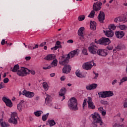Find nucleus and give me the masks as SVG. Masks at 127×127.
I'll return each instance as SVG.
<instances>
[{"instance_id": "24", "label": "nucleus", "mask_w": 127, "mask_h": 127, "mask_svg": "<svg viewBox=\"0 0 127 127\" xmlns=\"http://www.w3.org/2000/svg\"><path fill=\"white\" fill-rule=\"evenodd\" d=\"M119 21L120 22H127V16L123 15V16H119Z\"/></svg>"}, {"instance_id": "63", "label": "nucleus", "mask_w": 127, "mask_h": 127, "mask_svg": "<svg viewBox=\"0 0 127 127\" xmlns=\"http://www.w3.org/2000/svg\"><path fill=\"white\" fill-rule=\"evenodd\" d=\"M59 96H61V97H63V96H65V93H60V92Z\"/></svg>"}, {"instance_id": "47", "label": "nucleus", "mask_w": 127, "mask_h": 127, "mask_svg": "<svg viewBox=\"0 0 127 127\" xmlns=\"http://www.w3.org/2000/svg\"><path fill=\"white\" fill-rule=\"evenodd\" d=\"M4 83L2 82H0V89H2V88H4Z\"/></svg>"}, {"instance_id": "23", "label": "nucleus", "mask_w": 127, "mask_h": 127, "mask_svg": "<svg viewBox=\"0 0 127 127\" xmlns=\"http://www.w3.org/2000/svg\"><path fill=\"white\" fill-rule=\"evenodd\" d=\"M0 126H1V127H9L8 124L5 122H3V119H1L0 120Z\"/></svg>"}, {"instance_id": "62", "label": "nucleus", "mask_w": 127, "mask_h": 127, "mask_svg": "<svg viewBox=\"0 0 127 127\" xmlns=\"http://www.w3.org/2000/svg\"><path fill=\"white\" fill-rule=\"evenodd\" d=\"M67 43H73L74 42V41L73 40H69L67 41Z\"/></svg>"}, {"instance_id": "13", "label": "nucleus", "mask_w": 127, "mask_h": 127, "mask_svg": "<svg viewBox=\"0 0 127 127\" xmlns=\"http://www.w3.org/2000/svg\"><path fill=\"white\" fill-rule=\"evenodd\" d=\"M97 18L100 23H103L104 22V20H105V13L100 11Z\"/></svg>"}, {"instance_id": "6", "label": "nucleus", "mask_w": 127, "mask_h": 127, "mask_svg": "<svg viewBox=\"0 0 127 127\" xmlns=\"http://www.w3.org/2000/svg\"><path fill=\"white\" fill-rule=\"evenodd\" d=\"M96 63H94V61L92 60L90 62L85 63L82 65V68L85 70H91L93 68V66H96Z\"/></svg>"}, {"instance_id": "29", "label": "nucleus", "mask_w": 127, "mask_h": 127, "mask_svg": "<svg viewBox=\"0 0 127 127\" xmlns=\"http://www.w3.org/2000/svg\"><path fill=\"white\" fill-rule=\"evenodd\" d=\"M48 123L50 127H54V126H55L56 125V122H55V121L54 120H49Z\"/></svg>"}, {"instance_id": "38", "label": "nucleus", "mask_w": 127, "mask_h": 127, "mask_svg": "<svg viewBox=\"0 0 127 127\" xmlns=\"http://www.w3.org/2000/svg\"><path fill=\"white\" fill-rule=\"evenodd\" d=\"M119 28L121 30H126L127 26L126 25H121L119 26Z\"/></svg>"}, {"instance_id": "41", "label": "nucleus", "mask_w": 127, "mask_h": 127, "mask_svg": "<svg viewBox=\"0 0 127 127\" xmlns=\"http://www.w3.org/2000/svg\"><path fill=\"white\" fill-rule=\"evenodd\" d=\"M113 127H124L125 126L123 124L121 125L116 123L115 125L113 126Z\"/></svg>"}, {"instance_id": "57", "label": "nucleus", "mask_w": 127, "mask_h": 127, "mask_svg": "<svg viewBox=\"0 0 127 127\" xmlns=\"http://www.w3.org/2000/svg\"><path fill=\"white\" fill-rule=\"evenodd\" d=\"M1 45H4V44H5V40L2 39L1 42Z\"/></svg>"}, {"instance_id": "18", "label": "nucleus", "mask_w": 127, "mask_h": 127, "mask_svg": "<svg viewBox=\"0 0 127 127\" xmlns=\"http://www.w3.org/2000/svg\"><path fill=\"white\" fill-rule=\"evenodd\" d=\"M104 32L107 37H113V36H114V32L110 29L106 30V31H104Z\"/></svg>"}, {"instance_id": "31", "label": "nucleus", "mask_w": 127, "mask_h": 127, "mask_svg": "<svg viewBox=\"0 0 127 127\" xmlns=\"http://www.w3.org/2000/svg\"><path fill=\"white\" fill-rule=\"evenodd\" d=\"M75 75L78 78H83V75H82V73L80 72V70L77 69L75 72Z\"/></svg>"}, {"instance_id": "8", "label": "nucleus", "mask_w": 127, "mask_h": 127, "mask_svg": "<svg viewBox=\"0 0 127 127\" xmlns=\"http://www.w3.org/2000/svg\"><path fill=\"white\" fill-rule=\"evenodd\" d=\"M17 113L16 112H13L11 114V117L9 119V123L10 124H13V125H17Z\"/></svg>"}, {"instance_id": "52", "label": "nucleus", "mask_w": 127, "mask_h": 127, "mask_svg": "<svg viewBox=\"0 0 127 127\" xmlns=\"http://www.w3.org/2000/svg\"><path fill=\"white\" fill-rule=\"evenodd\" d=\"M93 73L95 75V77H94V79H97V78H98V76H99V73H96L94 71H93Z\"/></svg>"}, {"instance_id": "7", "label": "nucleus", "mask_w": 127, "mask_h": 127, "mask_svg": "<svg viewBox=\"0 0 127 127\" xmlns=\"http://www.w3.org/2000/svg\"><path fill=\"white\" fill-rule=\"evenodd\" d=\"M98 50V46H97L95 43H92L90 46L88 47V51H89L91 54H97Z\"/></svg>"}, {"instance_id": "60", "label": "nucleus", "mask_w": 127, "mask_h": 127, "mask_svg": "<svg viewBox=\"0 0 127 127\" xmlns=\"http://www.w3.org/2000/svg\"><path fill=\"white\" fill-rule=\"evenodd\" d=\"M40 99V97L38 96H36V97L35 98V101H38Z\"/></svg>"}, {"instance_id": "34", "label": "nucleus", "mask_w": 127, "mask_h": 127, "mask_svg": "<svg viewBox=\"0 0 127 127\" xmlns=\"http://www.w3.org/2000/svg\"><path fill=\"white\" fill-rule=\"evenodd\" d=\"M43 87L46 91H48V89H49V86H48V84L47 82L43 83Z\"/></svg>"}, {"instance_id": "49", "label": "nucleus", "mask_w": 127, "mask_h": 127, "mask_svg": "<svg viewBox=\"0 0 127 127\" xmlns=\"http://www.w3.org/2000/svg\"><path fill=\"white\" fill-rule=\"evenodd\" d=\"M118 21H120V17H117L114 19V22L118 23Z\"/></svg>"}, {"instance_id": "59", "label": "nucleus", "mask_w": 127, "mask_h": 127, "mask_svg": "<svg viewBox=\"0 0 127 127\" xmlns=\"http://www.w3.org/2000/svg\"><path fill=\"white\" fill-rule=\"evenodd\" d=\"M116 83H118V80L117 79H115L112 81V85H115Z\"/></svg>"}, {"instance_id": "43", "label": "nucleus", "mask_w": 127, "mask_h": 127, "mask_svg": "<svg viewBox=\"0 0 127 127\" xmlns=\"http://www.w3.org/2000/svg\"><path fill=\"white\" fill-rule=\"evenodd\" d=\"M94 43L96 44V45H97V44H100L101 45V39L98 40V41L95 39Z\"/></svg>"}, {"instance_id": "4", "label": "nucleus", "mask_w": 127, "mask_h": 127, "mask_svg": "<svg viewBox=\"0 0 127 127\" xmlns=\"http://www.w3.org/2000/svg\"><path fill=\"white\" fill-rule=\"evenodd\" d=\"M90 117L93 120L94 124H100V126H103V123L99 113L95 112L93 114H91Z\"/></svg>"}, {"instance_id": "14", "label": "nucleus", "mask_w": 127, "mask_h": 127, "mask_svg": "<svg viewBox=\"0 0 127 127\" xmlns=\"http://www.w3.org/2000/svg\"><path fill=\"white\" fill-rule=\"evenodd\" d=\"M78 49L73 50L71 51L69 54L67 55V58L68 59H70L71 58H73L75 55H79V52H78Z\"/></svg>"}, {"instance_id": "56", "label": "nucleus", "mask_w": 127, "mask_h": 127, "mask_svg": "<svg viewBox=\"0 0 127 127\" xmlns=\"http://www.w3.org/2000/svg\"><path fill=\"white\" fill-rule=\"evenodd\" d=\"M56 45H58V46H61V42L59 41H57L56 43Z\"/></svg>"}, {"instance_id": "48", "label": "nucleus", "mask_w": 127, "mask_h": 127, "mask_svg": "<svg viewBox=\"0 0 127 127\" xmlns=\"http://www.w3.org/2000/svg\"><path fill=\"white\" fill-rule=\"evenodd\" d=\"M86 105H87V99L85 98L84 101H83V105H82L83 108H84V107H85V106Z\"/></svg>"}, {"instance_id": "40", "label": "nucleus", "mask_w": 127, "mask_h": 127, "mask_svg": "<svg viewBox=\"0 0 127 127\" xmlns=\"http://www.w3.org/2000/svg\"><path fill=\"white\" fill-rule=\"evenodd\" d=\"M82 53L83 54V55H88V51L86 50V49H83L82 50Z\"/></svg>"}, {"instance_id": "1", "label": "nucleus", "mask_w": 127, "mask_h": 127, "mask_svg": "<svg viewBox=\"0 0 127 127\" xmlns=\"http://www.w3.org/2000/svg\"><path fill=\"white\" fill-rule=\"evenodd\" d=\"M69 62V60L67 59V58H65L64 57H61V60L59 61V63L60 65L62 66L64 65L63 68V74H69L70 72H71V70H72V67L71 65L69 64H66Z\"/></svg>"}, {"instance_id": "22", "label": "nucleus", "mask_w": 127, "mask_h": 127, "mask_svg": "<svg viewBox=\"0 0 127 127\" xmlns=\"http://www.w3.org/2000/svg\"><path fill=\"white\" fill-rule=\"evenodd\" d=\"M55 58V56L54 55L50 54L46 56L45 57L44 59L45 60L50 61V60H53V59H54Z\"/></svg>"}, {"instance_id": "11", "label": "nucleus", "mask_w": 127, "mask_h": 127, "mask_svg": "<svg viewBox=\"0 0 127 127\" xmlns=\"http://www.w3.org/2000/svg\"><path fill=\"white\" fill-rule=\"evenodd\" d=\"M97 54L99 56L106 57L108 55V50L106 49H99L97 52Z\"/></svg>"}, {"instance_id": "44", "label": "nucleus", "mask_w": 127, "mask_h": 127, "mask_svg": "<svg viewBox=\"0 0 127 127\" xmlns=\"http://www.w3.org/2000/svg\"><path fill=\"white\" fill-rule=\"evenodd\" d=\"M93 101H92V98L90 97H88L87 98V104H89L90 103H92Z\"/></svg>"}, {"instance_id": "58", "label": "nucleus", "mask_w": 127, "mask_h": 127, "mask_svg": "<svg viewBox=\"0 0 127 127\" xmlns=\"http://www.w3.org/2000/svg\"><path fill=\"white\" fill-rule=\"evenodd\" d=\"M123 106L124 108H127V100L125 102Z\"/></svg>"}, {"instance_id": "26", "label": "nucleus", "mask_w": 127, "mask_h": 127, "mask_svg": "<svg viewBox=\"0 0 127 127\" xmlns=\"http://www.w3.org/2000/svg\"><path fill=\"white\" fill-rule=\"evenodd\" d=\"M18 69H19V65L18 64H15L13 68L11 67L10 70L12 71V72H13V73H15L16 72H17L18 71Z\"/></svg>"}, {"instance_id": "50", "label": "nucleus", "mask_w": 127, "mask_h": 127, "mask_svg": "<svg viewBox=\"0 0 127 127\" xmlns=\"http://www.w3.org/2000/svg\"><path fill=\"white\" fill-rule=\"evenodd\" d=\"M107 48L108 50L111 51V50H113V48H114V47H113L112 46H108L107 47Z\"/></svg>"}, {"instance_id": "21", "label": "nucleus", "mask_w": 127, "mask_h": 127, "mask_svg": "<svg viewBox=\"0 0 127 127\" xmlns=\"http://www.w3.org/2000/svg\"><path fill=\"white\" fill-rule=\"evenodd\" d=\"M17 109L19 112H21L22 111V109H24V103L23 102H20L17 105Z\"/></svg>"}, {"instance_id": "5", "label": "nucleus", "mask_w": 127, "mask_h": 127, "mask_svg": "<svg viewBox=\"0 0 127 127\" xmlns=\"http://www.w3.org/2000/svg\"><path fill=\"white\" fill-rule=\"evenodd\" d=\"M30 70L27 68L22 67L20 69H18L17 71V74L20 77H24L29 74Z\"/></svg>"}, {"instance_id": "28", "label": "nucleus", "mask_w": 127, "mask_h": 127, "mask_svg": "<svg viewBox=\"0 0 127 127\" xmlns=\"http://www.w3.org/2000/svg\"><path fill=\"white\" fill-rule=\"evenodd\" d=\"M105 94L106 98H109L110 97H112V96H114V93L111 91H105Z\"/></svg>"}, {"instance_id": "33", "label": "nucleus", "mask_w": 127, "mask_h": 127, "mask_svg": "<svg viewBox=\"0 0 127 127\" xmlns=\"http://www.w3.org/2000/svg\"><path fill=\"white\" fill-rule=\"evenodd\" d=\"M127 76H125L122 78L120 80V82H119V85H121V84H123V83H125V82H127Z\"/></svg>"}, {"instance_id": "17", "label": "nucleus", "mask_w": 127, "mask_h": 127, "mask_svg": "<svg viewBox=\"0 0 127 127\" xmlns=\"http://www.w3.org/2000/svg\"><path fill=\"white\" fill-rule=\"evenodd\" d=\"M98 87V84L96 83H92L86 85V89L87 91H91V90H95Z\"/></svg>"}, {"instance_id": "25", "label": "nucleus", "mask_w": 127, "mask_h": 127, "mask_svg": "<svg viewBox=\"0 0 127 127\" xmlns=\"http://www.w3.org/2000/svg\"><path fill=\"white\" fill-rule=\"evenodd\" d=\"M90 28L92 30H96V26H97V23L95 21H90Z\"/></svg>"}, {"instance_id": "2", "label": "nucleus", "mask_w": 127, "mask_h": 127, "mask_svg": "<svg viewBox=\"0 0 127 127\" xmlns=\"http://www.w3.org/2000/svg\"><path fill=\"white\" fill-rule=\"evenodd\" d=\"M68 106L70 110L72 111H78L79 108L78 107V103H77V99L75 97H72L68 101Z\"/></svg>"}, {"instance_id": "55", "label": "nucleus", "mask_w": 127, "mask_h": 127, "mask_svg": "<svg viewBox=\"0 0 127 127\" xmlns=\"http://www.w3.org/2000/svg\"><path fill=\"white\" fill-rule=\"evenodd\" d=\"M98 111H99V112H100V113L101 112H103V111H104V108H103V107H100L98 108Z\"/></svg>"}, {"instance_id": "61", "label": "nucleus", "mask_w": 127, "mask_h": 127, "mask_svg": "<svg viewBox=\"0 0 127 127\" xmlns=\"http://www.w3.org/2000/svg\"><path fill=\"white\" fill-rule=\"evenodd\" d=\"M101 113L102 116H106V111H105V110H104V111H103L102 112H100Z\"/></svg>"}, {"instance_id": "20", "label": "nucleus", "mask_w": 127, "mask_h": 127, "mask_svg": "<svg viewBox=\"0 0 127 127\" xmlns=\"http://www.w3.org/2000/svg\"><path fill=\"white\" fill-rule=\"evenodd\" d=\"M46 98L45 99V104L46 105H48V104H50L51 103L52 98L51 96L48 95V94H46Z\"/></svg>"}, {"instance_id": "36", "label": "nucleus", "mask_w": 127, "mask_h": 127, "mask_svg": "<svg viewBox=\"0 0 127 127\" xmlns=\"http://www.w3.org/2000/svg\"><path fill=\"white\" fill-rule=\"evenodd\" d=\"M109 27V30H111L112 31H113V30H115V29L117 28V26H116V25H115L114 24H110Z\"/></svg>"}, {"instance_id": "54", "label": "nucleus", "mask_w": 127, "mask_h": 127, "mask_svg": "<svg viewBox=\"0 0 127 127\" xmlns=\"http://www.w3.org/2000/svg\"><path fill=\"white\" fill-rule=\"evenodd\" d=\"M46 42H44L43 43H42L40 45V47H43V46H44V45H46Z\"/></svg>"}, {"instance_id": "30", "label": "nucleus", "mask_w": 127, "mask_h": 127, "mask_svg": "<svg viewBox=\"0 0 127 127\" xmlns=\"http://www.w3.org/2000/svg\"><path fill=\"white\" fill-rule=\"evenodd\" d=\"M88 109H91V110H95L96 109V106L94 105L93 102H90L88 103Z\"/></svg>"}, {"instance_id": "53", "label": "nucleus", "mask_w": 127, "mask_h": 127, "mask_svg": "<svg viewBox=\"0 0 127 127\" xmlns=\"http://www.w3.org/2000/svg\"><path fill=\"white\" fill-rule=\"evenodd\" d=\"M66 80V77L65 76H62L61 77V81H65Z\"/></svg>"}, {"instance_id": "19", "label": "nucleus", "mask_w": 127, "mask_h": 127, "mask_svg": "<svg viewBox=\"0 0 127 127\" xmlns=\"http://www.w3.org/2000/svg\"><path fill=\"white\" fill-rule=\"evenodd\" d=\"M84 29H85V28H84V27H81L78 30V35L81 36L80 38V39L81 38H84V35H83Z\"/></svg>"}, {"instance_id": "12", "label": "nucleus", "mask_w": 127, "mask_h": 127, "mask_svg": "<svg viewBox=\"0 0 127 127\" xmlns=\"http://www.w3.org/2000/svg\"><path fill=\"white\" fill-rule=\"evenodd\" d=\"M2 100L3 102L5 103L7 107H9V108H11L12 107V102H11V100H10L9 99H8L6 97H3L2 98Z\"/></svg>"}, {"instance_id": "39", "label": "nucleus", "mask_w": 127, "mask_h": 127, "mask_svg": "<svg viewBox=\"0 0 127 127\" xmlns=\"http://www.w3.org/2000/svg\"><path fill=\"white\" fill-rule=\"evenodd\" d=\"M84 19H85V15H80L78 17V20L79 21H83V20H84Z\"/></svg>"}, {"instance_id": "32", "label": "nucleus", "mask_w": 127, "mask_h": 127, "mask_svg": "<svg viewBox=\"0 0 127 127\" xmlns=\"http://www.w3.org/2000/svg\"><path fill=\"white\" fill-rule=\"evenodd\" d=\"M42 114H43V112L41 110L36 111L34 112V115L35 116H36V117H40Z\"/></svg>"}, {"instance_id": "42", "label": "nucleus", "mask_w": 127, "mask_h": 127, "mask_svg": "<svg viewBox=\"0 0 127 127\" xmlns=\"http://www.w3.org/2000/svg\"><path fill=\"white\" fill-rule=\"evenodd\" d=\"M66 91H67V90L65 88H63L61 89L60 92V93H63L64 94H65Z\"/></svg>"}, {"instance_id": "15", "label": "nucleus", "mask_w": 127, "mask_h": 127, "mask_svg": "<svg viewBox=\"0 0 127 127\" xmlns=\"http://www.w3.org/2000/svg\"><path fill=\"white\" fill-rule=\"evenodd\" d=\"M115 34L116 37L119 39H122L125 36V32L122 31H116Z\"/></svg>"}, {"instance_id": "35", "label": "nucleus", "mask_w": 127, "mask_h": 127, "mask_svg": "<svg viewBox=\"0 0 127 127\" xmlns=\"http://www.w3.org/2000/svg\"><path fill=\"white\" fill-rule=\"evenodd\" d=\"M48 116H49V113L44 115L42 117V120L43 121V122H45V121L47 120Z\"/></svg>"}, {"instance_id": "46", "label": "nucleus", "mask_w": 127, "mask_h": 127, "mask_svg": "<svg viewBox=\"0 0 127 127\" xmlns=\"http://www.w3.org/2000/svg\"><path fill=\"white\" fill-rule=\"evenodd\" d=\"M28 49L32 50V49H33V45H32V44H29L28 46Z\"/></svg>"}, {"instance_id": "64", "label": "nucleus", "mask_w": 127, "mask_h": 127, "mask_svg": "<svg viewBox=\"0 0 127 127\" xmlns=\"http://www.w3.org/2000/svg\"><path fill=\"white\" fill-rule=\"evenodd\" d=\"M39 46L38 44H36L35 45V47H33V49H36V48H38Z\"/></svg>"}, {"instance_id": "10", "label": "nucleus", "mask_w": 127, "mask_h": 127, "mask_svg": "<svg viewBox=\"0 0 127 127\" xmlns=\"http://www.w3.org/2000/svg\"><path fill=\"white\" fill-rule=\"evenodd\" d=\"M101 45H109L111 43V40L108 38L103 37L100 39Z\"/></svg>"}, {"instance_id": "37", "label": "nucleus", "mask_w": 127, "mask_h": 127, "mask_svg": "<svg viewBox=\"0 0 127 127\" xmlns=\"http://www.w3.org/2000/svg\"><path fill=\"white\" fill-rule=\"evenodd\" d=\"M124 47H125L124 45H119L117 46L116 48L118 51H120V50H122L124 48Z\"/></svg>"}, {"instance_id": "9", "label": "nucleus", "mask_w": 127, "mask_h": 127, "mask_svg": "<svg viewBox=\"0 0 127 127\" xmlns=\"http://www.w3.org/2000/svg\"><path fill=\"white\" fill-rule=\"evenodd\" d=\"M22 95L23 96H25L26 98H33L34 96H35V94L34 92H30L29 91H27L26 90H24L22 91Z\"/></svg>"}, {"instance_id": "3", "label": "nucleus", "mask_w": 127, "mask_h": 127, "mask_svg": "<svg viewBox=\"0 0 127 127\" xmlns=\"http://www.w3.org/2000/svg\"><path fill=\"white\" fill-rule=\"evenodd\" d=\"M102 3L100 1H97L96 3H94L93 5V10H92L88 16V17H90V18H93L95 17V11H99L100 9H101V6L102 5Z\"/></svg>"}, {"instance_id": "51", "label": "nucleus", "mask_w": 127, "mask_h": 127, "mask_svg": "<svg viewBox=\"0 0 127 127\" xmlns=\"http://www.w3.org/2000/svg\"><path fill=\"white\" fill-rule=\"evenodd\" d=\"M62 48V46H56L54 47V50H57V49H58V48Z\"/></svg>"}, {"instance_id": "45", "label": "nucleus", "mask_w": 127, "mask_h": 127, "mask_svg": "<svg viewBox=\"0 0 127 127\" xmlns=\"http://www.w3.org/2000/svg\"><path fill=\"white\" fill-rule=\"evenodd\" d=\"M9 81V79H8V78L7 77L3 79V83H4V84H7V83H8Z\"/></svg>"}, {"instance_id": "16", "label": "nucleus", "mask_w": 127, "mask_h": 127, "mask_svg": "<svg viewBox=\"0 0 127 127\" xmlns=\"http://www.w3.org/2000/svg\"><path fill=\"white\" fill-rule=\"evenodd\" d=\"M58 63V61H57V60H54L53 61V62L51 63V65L43 67V69H44V70H47V69H50V68H51V67H56V66H57Z\"/></svg>"}, {"instance_id": "27", "label": "nucleus", "mask_w": 127, "mask_h": 127, "mask_svg": "<svg viewBox=\"0 0 127 127\" xmlns=\"http://www.w3.org/2000/svg\"><path fill=\"white\" fill-rule=\"evenodd\" d=\"M98 94L99 95V98H102L103 99L107 98L106 95V91L98 92Z\"/></svg>"}]
</instances>
